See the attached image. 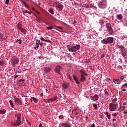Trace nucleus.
<instances>
[{
    "mask_svg": "<svg viewBox=\"0 0 127 127\" xmlns=\"http://www.w3.org/2000/svg\"><path fill=\"white\" fill-rule=\"evenodd\" d=\"M66 48L69 52H76L80 49V45H76V46L67 45Z\"/></svg>",
    "mask_w": 127,
    "mask_h": 127,
    "instance_id": "nucleus-1",
    "label": "nucleus"
},
{
    "mask_svg": "<svg viewBox=\"0 0 127 127\" xmlns=\"http://www.w3.org/2000/svg\"><path fill=\"white\" fill-rule=\"evenodd\" d=\"M80 73V78L79 81L80 82H85L86 81V76H88V73H86V71L83 69H81L79 70Z\"/></svg>",
    "mask_w": 127,
    "mask_h": 127,
    "instance_id": "nucleus-2",
    "label": "nucleus"
},
{
    "mask_svg": "<svg viewBox=\"0 0 127 127\" xmlns=\"http://www.w3.org/2000/svg\"><path fill=\"white\" fill-rule=\"evenodd\" d=\"M118 109V104L112 102L109 104V110L111 112H115Z\"/></svg>",
    "mask_w": 127,
    "mask_h": 127,
    "instance_id": "nucleus-3",
    "label": "nucleus"
},
{
    "mask_svg": "<svg viewBox=\"0 0 127 127\" xmlns=\"http://www.w3.org/2000/svg\"><path fill=\"white\" fill-rule=\"evenodd\" d=\"M111 25L110 23H106V26L107 28V31L110 33V34H112L113 32V28L111 26Z\"/></svg>",
    "mask_w": 127,
    "mask_h": 127,
    "instance_id": "nucleus-4",
    "label": "nucleus"
},
{
    "mask_svg": "<svg viewBox=\"0 0 127 127\" xmlns=\"http://www.w3.org/2000/svg\"><path fill=\"white\" fill-rule=\"evenodd\" d=\"M124 79H125V76H122L119 78L113 79V81L115 83V84H121L123 80H124Z\"/></svg>",
    "mask_w": 127,
    "mask_h": 127,
    "instance_id": "nucleus-5",
    "label": "nucleus"
},
{
    "mask_svg": "<svg viewBox=\"0 0 127 127\" xmlns=\"http://www.w3.org/2000/svg\"><path fill=\"white\" fill-rule=\"evenodd\" d=\"M61 66L58 65L55 67L54 71L55 72H56V73H58V74H59V75H61L62 74H61Z\"/></svg>",
    "mask_w": 127,
    "mask_h": 127,
    "instance_id": "nucleus-6",
    "label": "nucleus"
},
{
    "mask_svg": "<svg viewBox=\"0 0 127 127\" xmlns=\"http://www.w3.org/2000/svg\"><path fill=\"white\" fill-rule=\"evenodd\" d=\"M21 124V120L20 119H15L13 123H12L13 126H19Z\"/></svg>",
    "mask_w": 127,
    "mask_h": 127,
    "instance_id": "nucleus-7",
    "label": "nucleus"
},
{
    "mask_svg": "<svg viewBox=\"0 0 127 127\" xmlns=\"http://www.w3.org/2000/svg\"><path fill=\"white\" fill-rule=\"evenodd\" d=\"M14 102L16 105H19L20 106L22 105V102L21 101V100H20L19 98H17L16 97H15L14 99Z\"/></svg>",
    "mask_w": 127,
    "mask_h": 127,
    "instance_id": "nucleus-8",
    "label": "nucleus"
},
{
    "mask_svg": "<svg viewBox=\"0 0 127 127\" xmlns=\"http://www.w3.org/2000/svg\"><path fill=\"white\" fill-rule=\"evenodd\" d=\"M90 99L92 101H98L99 100V96H98L97 94H95L93 96H91Z\"/></svg>",
    "mask_w": 127,
    "mask_h": 127,
    "instance_id": "nucleus-9",
    "label": "nucleus"
},
{
    "mask_svg": "<svg viewBox=\"0 0 127 127\" xmlns=\"http://www.w3.org/2000/svg\"><path fill=\"white\" fill-rule=\"evenodd\" d=\"M19 1L24 4V6L26 7L27 9H29V6L26 4V1H24L23 0H19Z\"/></svg>",
    "mask_w": 127,
    "mask_h": 127,
    "instance_id": "nucleus-10",
    "label": "nucleus"
},
{
    "mask_svg": "<svg viewBox=\"0 0 127 127\" xmlns=\"http://www.w3.org/2000/svg\"><path fill=\"white\" fill-rule=\"evenodd\" d=\"M72 77H73V80H74L76 84H77V85H79L80 84V82H79V80H78V78L77 77V76H76V75H75V74H73Z\"/></svg>",
    "mask_w": 127,
    "mask_h": 127,
    "instance_id": "nucleus-11",
    "label": "nucleus"
},
{
    "mask_svg": "<svg viewBox=\"0 0 127 127\" xmlns=\"http://www.w3.org/2000/svg\"><path fill=\"white\" fill-rule=\"evenodd\" d=\"M19 62V59L18 58L15 57V58L13 59V63L14 65H15L16 64H18Z\"/></svg>",
    "mask_w": 127,
    "mask_h": 127,
    "instance_id": "nucleus-12",
    "label": "nucleus"
},
{
    "mask_svg": "<svg viewBox=\"0 0 127 127\" xmlns=\"http://www.w3.org/2000/svg\"><path fill=\"white\" fill-rule=\"evenodd\" d=\"M15 120H21V114L18 113L15 114Z\"/></svg>",
    "mask_w": 127,
    "mask_h": 127,
    "instance_id": "nucleus-13",
    "label": "nucleus"
},
{
    "mask_svg": "<svg viewBox=\"0 0 127 127\" xmlns=\"http://www.w3.org/2000/svg\"><path fill=\"white\" fill-rule=\"evenodd\" d=\"M107 41L108 42V43H110L111 44H112V43H113L114 42V38L113 37H108L107 38Z\"/></svg>",
    "mask_w": 127,
    "mask_h": 127,
    "instance_id": "nucleus-14",
    "label": "nucleus"
},
{
    "mask_svg": "<svg viewBox=\"0 0 127 127\" xmlns=\"http://www.w3.org/2000/svg\"><path fill=\"white\" fill-rule=\"evenodd\" d=\"M62 87H63V89H67V88H68V87H69V83H68L67 82H64L62 84Z\"/></svg>",
    "mask_w": 127,
    "mask_h": 127,
    "instance_id": "nucleus-15",
    "label": "nucleus"
},
{
    "mask_svg": "<svg viewBox=\"0 0 127 127\" xmlns=\"http://www.w3.org/2000/svg\"><path fill=\"white\" fill-rule=\"evenodd\" d=\"M61 126L63 127H69L71 126V124H69L68 123H62Z\"/></svg>",
    "mask_w": 127,
    "mask_h": 127,
    "instance_id": "nucleus-16",
    "label": "nucleus"
},
{
    "mask_svg": "<svg viewBox=\"0 0 127 127\" xmlns=\"http://www.w3.org/2000/svg\"><path fill=\"white\" fill-rule=\"evenodd\" d=\"M101 43L102 44H105V45H107V44H108V43H109L108 42V39L107 38L104 39L103 40H102L101 41Z\"/></svg>",
    "mask_w": 127,
    "mask_h": 127,
    "instance_id": "nucleus-17",
    "label": "nucleus"
},
{
    "mask_svg": "<svg viewBox=\"0 0 127 127\" xmlns=\"http://www.w3.org/2000/svg\"><path fill=\"white\" fill-rule=\"evenodd\" d=\"M57 7L59 8L60 11H62L63 8L64 7V6H63V5H62V4L60 3L57 5Z\"/></svg>",
    "mask_w": 127,
    "mask_h": 127,
    "instance_id": "nucleus-18",
    "label": "nucleus"
},
{
    "mask_svg": "<svg viewBox=\"0 0 127 127\" xmlns=\"http://www.w3.org/2000/svg\"><path fill=\"white\" fill-rule=\"evenodd\" d=\"M104 92L105 93V96H110V94H111V92H110V90H109V89H105Z\"/></svg>",
    "mask_w": 127,
    "mask_h": 127,
    "instance_id": "nucleus-19",
    "label": "nucleus"
},
{
    "mask_svg": "<svg viewBox=\"0 0 127 127\" xmlns=\"http://www.w3.org/2000/svg\"><path fill=\"white\" fill-rule=\"evenodd\" d=\"M116 17L118 18V19H119V20H121L123 19V15H122V14H117L116 15Z\"/></svg>",
    "mask_w": 127,
    "mask_h": 127,
    "instance_id": "nucleus-20",
    "label": "nucleus"
},
{
    "mask_svg": "<svg viewBox=\"0 0 127 127\" xmlns=\"http://www.w3.org/2000/svg\"><path fill=\"white\" fill-rule=\"evenodd\" d=\"M49 12H50V13H51V14H54V9H53V8H50L49 9Z\"/></svg>",
    "mask_w": 127,
    "mask_h": 127,
    "instance_id": "nucleus-21",
    "label": "nucleus"
},
{
    "mask_svg": "<svg viewBox=\"0 0 127 127\" xmlns=\"http://www.w3.org/2000/svg\"><path fill=\"white\" fill-rule=\"evenodd\" d=\"M6 113V110L5 109H1L0 110V114L1 115H3Z\"/></svg>",
    "mask_w": 127,
    "mask_h": 127,
    "instance_id": "nucleus-22",
    "label": "nucleus"
},
{
    "mask_svg": "<svg viewBox=\"0 0 127 127\" xmlns=\"http://www.w3.org/2000/svg\"><path fill=\"white\" fill-rule=\"evenodd\" d=\"M51 70V68H50V67H45L44 68V71L45 72H50V71Z\"/></svg>",
    "mask_w": 127,
    "mask_h": 127,
    "instance_id": "nucleus-23",
    "label": "nucleus"
},
{
    "mask_svg": "<svg viewBox=\"0 0 127 127\" xmlns=\"http://www.w3.org/2000/svg\"><path fill=\"white\" fill-rule=\"evenodd\" d=\"M20 31L23 33V34H26V30L25 29H23V28L21 29Z\"/></svg>",
    "mask_w": 127,
    "mask_h": 127,
    "instance_id": "nucleus-24",
    "label": "nucleus"
},
{
    "mask_svg": "<svg viewBox=\"0 0 127 127\" xmlns=\"http://www.w3.org/2000/svg\"><path fill=\"white\" fill-rule=\"evenodd\" d=\"M17 29H18V30H21V29L22 28V27H21V24L20 23H18L17 26Z\"/></svg>",
    "mask_w": 127,
    "mask_h": 127,
    "instance_id": "nucleus-25",
    "label": "nucleus"
},
{
    "mask_svg": "<svg viewBox=\"0 0 127 127\" xmlns=\"http://www.w3.org/2000/svg\"><path fill=\"white\" fill-rule=\"evenodd\" d=\"M40 40H42V41H45V42H48V43L50 42V40H45L43 38V37H41Z\"/></svg>",
    "mask_w": 127,
    "mask_h": 127,
    "instance_id": "nucleus-26",
    "label": "nucleus"
},
{
    "mask_svg": "<svg viewBox=\"0 0 127 127\" xmlns=\"http://www.w3.org/2000/svg\"><path fill=\"white\" fill-rule=\"evenodd\" d=\"M93 107L94 110H98V105H97V104L94 103L93 104Z\"/></svg>",
    "mask_w": 127,
    "mask_h": 127,
    "instance_id": "nucleus-27",
    "label": "nucleus"
},
{
    "mask_svg": "<svg viewBox=\"0 0 127 127\" xmlns=\"http://www.w3.org/2000/svg\"><path fill=\"white\" fill-rule=\"evenodd\" d=\"M105 114V115H107V117H108V119L109 120H110L111 119V117H111V115L109 114V112H106V113Z\"/></svg>",
    "mask_w": 127,
    "mask_h": 127,
    "instance_id": "nucleus-28",
    "label": "nucleus"
},
{
    "mask_svg": "<svg viewBox=\"0 0 127 127\" xmlns=\"http://www.w3.org/2000/svg\"><path fill=\"white\" fill-rule=\"evenodd\" d=\"M117 48H118L119 49H125V47L122 45H117Z\"/></svg>",
    "mask_w": 127,
    "mask_h": 127,
    "instance_id": "nucleus-29",
    "label": "nucleus"
},
{
    "mask_svg": "<svg viewBox=\"0 0 127 127\" xmlns=\"http://www.w3.org/2000/svg\"><path fill=\"white\" fill-rule=\"evenodd\" d=\"M32 99L33 100L34 103H36V104H37L38 102V100L35 97H32Z\"/></svg>",
    "mask_w": 127,
    "mask_h": 127,
    "instance_id": "nucleus-30",
    "label": "nucleus"
},
{
    "mask_svg": "<svg viewBox=\"0 0 127 127\" xmlns=\"http://www.w3.org/2000/svg\"><path fill=\"white\" fill-rule=\"evenodd\" d=\"M9 104H10V105L11 108H14V105H13V103H12V101H11V100H10L9 101Z\"/></svg>",
    "mask_w": 127,
    "mask_h": 127,
    "instance_id": "nucleus-31",
    "label": "nucleus"
},
{
    "mask_svg": "<svg viewBox=\"0 0 127 127\" xmlns=\"http://www.w3.org/2000/svg\"><path fill=\"white\" fill-rule=\"evenodd\" d=\"M127 88V83H125L124 84L122 85V89H125Z\"/></svg>",
    "mask_w": 127,
    "mask_h": 127,
    "instance_id": "nucleus-32",
    "label": "nucleus"
},
{
    "mask_svg": "<svg viewBox=\"0 0 127 127\" xmlns=\"http://www.w3.org/2000/svg\"><path fill=\"white\" fill-rule=\"evenodd\" d=\"M24 81V79H22L19 80V83H21V82H22V86H24V83L23 82Z\"/></svg>",
    "mask_w": 127,
    "mask_h": 127,
    "instance_id": "nucleus-33",
    "label": "nucleus"
},
{
    "mask_svg": "<svg viewBox=\"0 0 127 127\" xmlns=\"http://www.w3.org/2000/svg\"><path fill=\"white\" fill-rule=\"evenodd\" d=\"M22 12L23 13L24 15H25V13H27L28 12V11H27V10H23L22 11Z\"/></svg>",
    "mask_w": 127,
    "mask_h": 127,
    "instance_id": "nucleus-34",
    "label": "nucleus"
},
{
    "mask_svg": "<svg viewBox=\"0 0 127 127\" xmlns=\"http://www.w3.org/2000/svg\"><path fill=\"white\" fill-rule=\"evenodd\" d=\"M47 29L48 30H51V29H53V27L52 26H50V27H47Z\"/></svg>",
    "mask_w": 127,
    "mask_h": 127,
    "instance_id": "nucleus-35",
    "label": "nucleus"
},
{
    "mask_svg": "<svg viewBox=\"0 0 127 127\" xmlns=\"http://www.w3.org/2000/svg\"><path fill=\"white\" fill-rule=\"evenodd\" d=\"M106 81L108 82V83H111V82H112V79H111L110 78H106Z\"/></svg>",
    "mask_w": 127,
    "mask_h": 127,
    "instance_id": "nucleus-36",
    "label": "nucleus"
},
{
    "mask_svg": "<svg viewBox=\"0 0 127 127\" xmlns=\"http://www.w3.org/2000/svg\"><path fill=\"white\" fill-rule=\"evenodd\" d=\"M118 113H114L112 114L113 117H118Z\"/></svg>",
    "mask_w": 127,
    "mask_h": 127,
    "instance_id": "nucleus-37",
    "label": "nucleus"
},
{
    "mask_svg": "<svg viewBox=\"0 0 127 127\" xmlns=\"http://www.w3.org/2000/svg\"><path fill=\"white\" fill-rule=\"evenodd\" d=\"M57 99V97H55L51 99V100L52 102H54V101H56Z\"/></svg>",
    "mask_w": 127,
    "mask_h": 127,
    "instance_id": "nucleus-38",
    "label": "nucleus"
},
{
    "mask_svg": "<svg viewBox=\"0 0 127 127\" xmlns=\"http://www.w3.org/2000/svg\"><path fill=\"white\" fill-rule=\"evenodd\" d=\"M59 119H60L61 120H62V119H64V116H63V115H60L59 116Z\"/></svg>",
    "mask_w": 127,
    "mask_h": 127,
    "instance_id": "nucleus-39",
    "label": "nucleus"
},
{
    "mask_svg": "<svg viewBox=\"0 0 127 127\" xmlns=\"http://www.w3.org/2000/svg\"><path fill=\"white\" fill-rule=\"evenodd\" d=\"M0 65H1V66L4 65V63L1 61H0Z\"/></svg>",
    "mask_w": 127,
    "mask_h": 127,
    "instance_id": "nucleus-40",
    "label": "nucleus"
},
{
    "mask_svg": "<svg viewBox=\"0 0 127 127\" xmlns=\"http://www.w3.org/2000/svg\"><path fill=\"white\" fill-rule=\"evenodd\" d=\"M2 37H3V35L0 32V39H2Z\"/></svg>",
    "mask_w": 127,
    "mask_h": 127,
    "instance_id": "nucleus-41",
    "label": "nucleus"
},
{
    "mask_svg": "<svg viewBox=\"0 0 127 127\" xmlns=\"http://www.w3.org/2000/svg\"><path fill=\"white\" fill-rule=\"evenodd\" d=\"M121 51L122 53L124 52V51H123V50H122ZM126 54H127V53H125V54L124 53H122V55H123V57H125L126 56Z\"/></svg>",
    "mask_w": 127,
    "mask_h": 127,
    "instance_id": "nucleus-42",
    "label": "nucleus"
},
{
    "mask_svg": "<svg viewBox=\"0 0 127 127\" xmlns=\"http://www.w3.org/2000/svg\"><path fill=\"white\" fill-rule=\"evenodd\" d=\"M5 3L6 4H8V3H9V0H6Z\"/></svg>",
    "mask_w": 127,
    "mask_h": 127,
    "instance_id": "nucleus-43",
    "label": "nucleus"
},
{
    "mask_svg": "<svg viewBox=\"0 0 127 127\" xmlns=\"http://www.w3.org/2000/svg\"><path fill=\"white\" fill-rule=\"evenodd\" d=\"M18 42H18V44H21V43H22V42L21 41V40H20V39H19Z\"/></svg>",
    "mask_w": 127,
    "mask_h": 127,
    "instance_id": "nucleus-44",
    "label": "nucleus"
},
{
    "mask_svg": "<svg viewBox=\"0 0 127 127\" xmlns=\"http://www.w3.org/2000/svg\"><path fill=\"white\" fill-rule=\"evenodd\" d=\"M39 44L40 45L41 47H42L43 45V43L41 42L39 43Z\"/></svg>",
    "mask_w": 127,
    "mask_h": 127,
    "instance_id": "nucleus-45",
    "label": "nucleus"
},
{
    "mask_svg": "<svg viewBox=\"0 0 127 127\" xmlns=\"http://www.w3.org/2000/svg\"><path fill=\"white\" fill-rule=\"evenodd\" d=\"M51 101H52V100H51V99H48V100H47V102L49 103H51Z\"/></svg>",
    "mask_w": 127,
    "mask_h": 127,
    "instance_id": "nucleus-46",
    "label": "nucleus"
},
{
    "mask_svg": "<svg viewBox=\"0 0 127 127\" xmlns=\"http://www.w3.org/2000/svg\"><path fill=\"white\" fill-rule=\"evenodd\" d=\"M90 127H96V126H95V124H93L91 125V126H90Z\"/></svg>",
    "mask_w": 127,
    "mask_h": 127,
    "instance_id": "nucleus-47",
    "label": "nucleus"
},
{
    "mask_svg": "<svg viewBox=\"0 0 127 127\" xmlns=\"http://www.w3.org/2000/svg\"><path fill=\"white\" fill-rule=\"evenodd\" d=\"M80 5H82V6H84V7H86V5H85V4L81 3Z\"/></svg>",
    "mask_w": 127,
    "mask_h": 127,
    "instance_id": "nucleus-48",
    "label": "nucleus"
},
{
    "mask_svg": "<svg viewBox=\"0 0 127 127\" xmlns=\"http://www.w3.org/2000/svg\"><path fill=\"white\" fill-rule=\"evenodd\" d=\"M39 127H43V126H42V124H39Z\"/></svg>",
    "mask_w": 127,
    "mask_h": 127,
    "instance_id": "nucleus-49",
    "label": "nucleus"
},
{
    "mask_svg": "<svg viewBox=\"0 0 127 127\" xmlns=\"http://www.w3.org/2000/svg\"><path fill=\"white\" fill-rule=\"evenodd\" d=\"M27 13H29V14L30 15V14H31V13H32V12H31V11H28Z\"/></svg>",
    "mask_w": 127,
    "mask_h": 127,
    "instance_id": "nucleus-50",
    "label": "nucleus"
},
{
    "mask_svg": "<svg viewBox=\"0 0 127 127\" xmlns=\"http://www.w3.org/2000/svg\"><path fill=\"white\" fill-rule=\"evenodd\" d=\"M58 27V28H60V29H61L62 30V29H63V28L61 27Z\"/></svg>",
    "mask_w": 127,
    "mask_h": 127,
    "instance_id": "nucleus-51",
    "label": "nucleus"
},
{
    "mask_svg": "<svg viewBox=\"0 0 127 127\" xmlns=\"http://www.w3.org/2000/svg\"><path fill=\"white\" fill-rule=\"evenodd\" d=\"M40 96H41L42 97H43V93H41Z\"/></svg>",
    "mask_w": 127,
    "mask_h": 127,
    "instance_id": "nucleus-52",
    "label": "nucleus"
},
{
    "mask_svg": "<svg viewBox=\"0 0 127 127\" xmlns=\"http://www.w3.org/2000/svg\"><path fill=\"white\" fill-rule=\"evenodd\" d=\"M122 108L123 109V110H125L126 109V107H125V106H123Z\"/></svg>",
    "mask_w": 127,
    "mask_h": 127,
    "instance_id": "nucleus-53",
    "label": "nucleus"
},
{
    "mask_svg": "<svg viewBox=\"0 0 127 127\" xmlns=\"http://www.w3.org/2000/svg\"><path fill=\"white\" fill-rule=\"evenodd\" d=\"M122 91L123 92H126V91H127V90H126L125 89H122Z\"/></svg>",
    "mask_w": 127,
    "mask_h": 127,
    "instance_id": "nucleus-54",
    "label": "nucleus"
},
{
    "mask_svg": "<svg viewBox=\"0 0 127 127\" xmlns=\"http://www.w3.org/2000/svg\"><path fill=\"white\" fill-rule=\"evenodd\" d=\"M36 42H38L39 43H40V40H37Z\"/></svg>",
    "mask_w": 127,
    "mask_h": 127,
    "instance_id": "nucleus-55",
    "label": "nucleus"
},
{
    "mask_svg": "<svg viewBox=\"0 0 127 127\" xmlns=\"http://www.w3.org/2000/svg\"><path fill=\"white\" fill-rule=\"evenodd\" d=\"M112 121H113V122H115V121H117V119H113Z\"/></svg>",
    "mask_w": 127,
    "mask_h": 127,
    "instance_id": "nucleus-56",
    "label": "nucleus"
},
{
    "mask_svg": "<svg viewBox=\"0 0 127 127\" xmlns=\"http://www.w3.org/2000/svg\"><path fill=\"white\" fill-rule=\"evenodd\" d=\"M123 113H124V114H127V111H124Z\"/></svg>",
    "mask_w": 127,
    "mask_h": 127,
    "instance_id": "nucleus-57",
    "label": "nucleus"
},
{
    "mask_svg": "<svg viewBox=\"0 0 127 127\" xmlns=\"http://www.w3.org/2000/svg\"><path fill=\"white\" fill-rule=\"evenodd\" d=\"M17 77H18V75H15V76L14 77V78H17Z\"/></svg>",
    "mask_w": 127,
    "mask_h": 127,
    "instance_id": "nucleus-58",
    "label": "nucleus"
},
{
    "mask_svg": "<svg viewBox=\"0 0 127 127\" xmlns=\"http://www.w3.org/2000/svg\"><path fill=\"white\" fill-rule=\"evenodd\" d=\"M36 48L38 49L39 48V45L37 46Z\"/></svg>",
    "mask_w": 127,
    "mask_h": 127,
    "instance_id": "nucleus-59",
    "label": "nucleus"
},
{
    "mask_svg": "<svg viewBox=\"0 0 127 127\" xmlns=\"http://www.w3.org/2000/svg\"><path fill=\"white\" fill-rule=\"evenodd\" d=\"M15 43H17L18 42V40H17V41H15Z\"/></svg>",
    "mask_w": 127,
    "mask_h": 127,
    "instance_id": "nucleus-60",
    "label": "nucleus"
},
{
    "mask_svg": "<svg viewBox=\"0 0 127 127\" xmlns=\"http://www.w3.org/2000/svg\"><path fill=\"white\" fill-rule=\"evenodd\" d=\"M32 8L33 10H35V9L34 8V7H32Z\"/></svg>",
    "mask_w": 127,
    "mask_h": 127,
    "instance_id": "nucleus-61",
    "label": "nucleus"
},
{
    "mask_svg": "<svg viewBox=\"0 0 127 127\" xmlns=\"http://www.w3.org/2000/svg\"><path fill=\"white\" fill-rule=\"evenodd\" d=\"M36 44H37V45H38L39 44V43H38L37 42H36Z\"/></svg>",
    "mask_w": 127,
    "mask_h": 127,
    "instance_id": "nucleus-62",
    "label": "nucleus"
},
{
    "mask_svg": "<svg viewBox=\"0 0 127 127\" xmlns=\"http://www.w3.org/2000/svg\"><path fill=\"white\" fill-rule=\"evenodd\" d=\"M123 105H124V106H126V103H123Z\"/></svg>",
    "mask_w": 127,
    "mask_h": 127,
    "instance_id": "nucleus-63",
    "label": "nucleus"
},
{
    "mask_svg": "<svg viewBox=\"0 0 127 127\" xmlns=\"http://www.w3.org/2000/svg\"><path fill=\"white\" fill-rule=\"evenodd\" d=\"M85 118H86V120H87V119H88V117H85Z\"/></svg>",
    "mask_w": 127,
    "mask_h": 127,
    "instance_id": "nucleus-64",
    "label": "nucleus"
}]
</instances>
